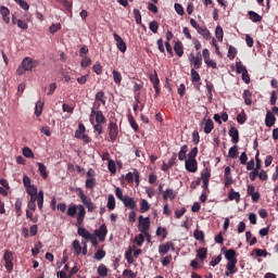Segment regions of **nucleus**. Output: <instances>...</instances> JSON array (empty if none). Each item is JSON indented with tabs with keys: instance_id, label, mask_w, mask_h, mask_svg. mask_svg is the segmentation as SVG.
<instances>
[{
	"instance_id": "f257e3e1",
	"label": "nucleus",
	"mask_w": 278,
	"mask_h": 278,
	"mask_svg": "<svg viewBox=\"0 0 278 278\" xmlns=\"http://www.w3.org/2000/svg\"><path fill=\"white\" fill-rule=\"evenodd\" d=\"M151 227V219L149 217H143L142 215L139 216V231L141 233H144L149 231V228Z\"/></svg>"
},
{
	"instance_id": "f03ea898",
	"label": "nucleus",
	"mask_w": 278,
	"mask_h": 278,
	"mask_svg": "<svg viewBox=\"0 0 278 278\" xmlns=\"http://www.w3.org/2000/svg\"><path fill=\"white\" fill-rule=\"evenodd\" d=\"M109 136L110 142H116L118 138V125L116 123L111 122L109 125Z\"/></svg>"
},
{
	"instance_id": "7ed1b4c3",
	"label": "nucleus",
	"mask_w": 278,
	"mask_h": 278,
	"mask_svg": "<svg viewBox=\"0 0 278 278\" xmlns=\"http://www.w3.org/2000/svg\"><path fill=\"white\" fill-rule=\"evenodd\" d=\"M22 66L24 68V71H31L33 68H36V66H38V61L26 56L24 58L23 62H22Z\"/></svg>"
},
{
	"instance_id": "20e7f679",
	"label": "nucleus",
	"mask_w": 278,
	"mask_h": 278,
	"mask_svg": "<svg viewBox=\"0 0 278 278\" xmlns=\"http://www.w3.org/2000/svg\"><path fill=\"white\" fill-rule=\"evenodd\" d=\"M189 61L191 64H193V70H199L201 68V64L203 62V59L201 58V52H198L197 56L194 55V53H191L189 55Z\"/></svg>"
},
{
	"instance_id": "39448f33",
	"label": "nucleus",
	"mask_w": 278,
	"mask_h": 278,
	"mask_svg": "<svg viewBox=\"0 0 278 278\" xmlns=\"http://www.w3.org/2000/svg\"><path fill=\"white\" fill-rule=\"evenodd\" d=\"M113 37H114V40L116 41L117 49L122 53H125V51H127V43H125V40H123V38L119 37L118 34L116 33L113 34Z\"/></svg>"
},
{
	"instance_id": "423d86ee",
	"label": "nucleus",
	"mask_w": 278,
	"mask_h": 278,
	"mask_svg": "<svg viewBox=\"0 0 278 278\" xmlns=\"http://www.w3.org/2000/svg\"><path fill=\"white\" fill-rule=\"evenodd\" d=\"M78 214H77V226L84 225V219L86 218V207L79 204L77 205Z\"/></svg>"
},
{
	"instance_id": "0eeeda50",
	"label": "nucleus",
	"mask_w": 278,
	"mask_h": 278,
	"mask_svg": "<svg viewBox=\"0 0 278 278\" xmlns=\"http://www.w3.org/2000/svg\"><path fill=\"white\" fill-rule=\"evenodd\" d=\"M94 233L99 238L100 242H103V240H105V236H108V226L102 224L99 229L94 231Z\"/></svg>"
},
{
	"instance_id": "6e6552de",
	"label": "nucleus",
	"mask_w": 278,
	"mask_h": 278,
	"mask_svg": "<svg viewBox=\"0 0 278 278\" xmlns=\"http://www.w3.org/2000/svg\"><path fill=\"white\" fill-rule=\"evenodd\" d=\"M185 168L188 173H197V160L187 159L185 161Z\"/></svg>"
},
{
	"instance_id": "1a4fd4ad",
	"label": "nucleus",
	"mask_w": 278,
	"mask_h": 278,
	"mask_svg": "<svg viewBox=\"0 0 278 278\" xmlns=\"http://www.w3.org/2000/svg\"><path fill=\"white\" fill-rule=\"evenodd\" d=\"M228 135L230 136L231 142L233 144H238V142H240V132L238 131V129L236 127H231L229 129Z\"/></svg>"
},
{
	"instance_id": "9d476101",
	"label": "nucleus",
	"mask_w": 278,
	"mask_h": 278,
	"mask_svg": "<svg viewBox=\"0 0 278 278\" xmlns=\"http://www.w3.org/2000/svg\"><path fill=\"white\" fill-rule=\"evenodd\" d=\"M277 118L273 114V112L267 111L266 117H265V125L266 127H273L276 123Z\"/></svg>"
},
{
	"instance_id": "9b49d317",
	"label": "nucleus",
	"mask_w": 278,
	"mask_h": 278,
	"mask_svg": "<svg viewBox=\"0 0 278 278\" xmlns=\"http://www.w3.org/2000/svg\"><path fill=\"white\" fill-rule=\"evenodd\" d=\"M136 179V182L139 184L140 181V174L138 170L135 169L134 173L129 172L126 174V181H129L130 184H134V180Z\"/></svg>"
},
{
	"instance_id": "f8f14e48",
	"label": "nucleus",
	"mask_w": 278,
	"mask_h": 278,
	"mask_svg": "<svg viewBox=\"0 0 278 278\" xmlns=\"http://www.w3.org/2000/svg\"><path fill=\"white\" fill-rule=\"evenodd\" d=\"M122 203H124V205L129 210H136V200L134 198H129V195H125Z\"/></svg>"
},
{
	"instance_id": "ddd939ff",
	"label": "nucleus",
	"mask_w": 278,
	"mask_h": 278,
	"mask_svg": "<svg viewBox=\"0 0 278 278\" xmlns=\"http://www.w3.org/2000/svg\"><path fill=\"white\" fill-rule=\"evenodd\" d=\"M0 14L2 16V20L4 21V23L9 24L10 23V9H8L7 7L1 5L0 7Z\"/></svg>"
},
{
	"instance_id": "4468645a",
	"label": "nucleus",
	"mask_w": 278,
	"mask_h": 278,
	"mask_svg": "<svg viewBox=\"0 0 278 278\" xmlns=\"http://www.w3.org/2000/svg\"><path fill=\"white\" fill-rule=\"evenodd\" d=\"M77 233H78V236H80V238H84L85 240H90V238L92 236L90 233V231H88V229H86L84 227H78Z\"/></svg>"
},
{
	"instance_id": "2eb2a0df",
	"label": "nucleus",
	"mask_w": 278,
	"mask_h": 278,
	"mask_svg": "<svg viewBox=\"0 0 278 278\" xmlns=\"http://www.w3.org/2000/svg\"><path fill=\"white\" fill-rule=\"evenodd\" d=\"M78 191V197L85 206L88 205L89 203H92V200L88 195L84 194V190H81V188H79Z\"/></svg>"
},
{
	"instance_id": "dca6fc26",
	"label": "nucleus",
	"mask_w": 278,
	"mask_h": 278,
	"mask_svg": "<svg viewBox=\"0 0 278 278\" xmlns=\"http://www.w3.org/2000/svg\"><path fill=\"white\" fill-rule=\"evenodd\" d=\"M170 247H173V243H170V242L159 245L160 255H166V253H168V251H170Z\"/></svg>"
},
{
	"instance_id": "f3484780",
	"label": "nucleus",
	"mask_w": 278,
	"mask_h": 278,
	"mask_svg": "<svg viewBox=\"0 0 278 278\" xmlns=\"http://www.w3.org/2000/svg\"><path fill=\"white\" fill-rule=\"evenodd\" d=\"M225 257L228 262H238V258H236V250L230 249L225 252Z\"/></svg>"
},
{
	"instance_id": "a211bd4d",
	"label": "nucleus",
	"mask_w": 278,
	"mask_h": 278,
	"mask_svg": "<svg viewBox=\"0 0 278 278\" xmlns=\"http://www.w3.org/2000/svg\"><path fill=\"white\" fill-rule=\"evenodd\" d=\"M106 207L110 212L116 207V199L114 198V194H109Z\"/></svg>"
},
{
	"instance_id": "6ab92c4d",
	"label": "nucleus",
	"mask_w": 278,
	"mask_h": 278,
	"mask_svg": "<svg viewBox=\"0 0 278 278\" xmlns=\"http://www.w3.org/2000/svg\"><path fill=\"white\" fill-rule=\"evenodd\" d=\"M84 134H86V126H84V124H78V129L75 131V138L81 140Z\"/></svg>"
},
{
	"instance_id": "aec40b11",
	"label": "nucleus",
	"mask_w": 278,
	"mask_h": 278,
	"mask_svg": "<svg viewBox=\"0 0 278 278\" xmlns=\"http://www.w3.org/2000/svg\"><path fill=\"white\" fill-rule=\"evenodd\" d=\"M174 51L178 58H181L184 55V46L181 45V41H176L174 46Z\"/></svg>"
},
{
	"instance_id": "412c9836",
	"label": "nucleus",
	"mask_w": 278,
	"mask_h": 278,
	"mask_svg": "<svg viewBox=\"0 0 278 278\" xmlns=\"http://www.w3.org/2000/svg\"><path fill=\"white\" fill-rule=\"evenodd\" d=\"M38 170L43 179L49 177V173H47V166L42 163H37Z\"/></svg>"
},
{
	"instance_id": "4be33fe9",
	"label": "nucleus",
	"mask_w": 278,
	"mask_h": 278,
	"mask_svg": "<svg viewBox=\"0 0 278 278\" xmlns=\"http://www.w3.org/2000/svg\"><path fill=\"white\" fill-rule=\"evenodd\" d=\"M248 14L252 23H260V21H262V15L257 14L255 11H249Z\"/></svg>"
},
{
	"instance_id": "5701e85b",
	"label": "nucleus",
	"mask_w": 278,
	"mask_h": 278,
	"mask_svg": "<svg viewBox=\"0 0 278 278\" xmlns=\"http://www.w3.org/2000/svg\"><path fill=\"white\" fill-rule=\"evenodd\" d=\"M113 81L116 84V86H121V83L123 81V75L121 72L116 70L113 71Z\"/></svg>"
},
{
	"instance_id": "b1692460",
	"label": "nucleus",
	"mask_w": 278,
	"mask_h": 278,
	"mask_svg": "<svg viewBox=\"0 0 278 278\" xmlns=\"http://www.w3.org/2000/svg\"><path fill=\"white\" fill-rule=\"evenodd\" d=\"M236 264H238V261H230L226 265L227 270H229L231 275H236V273H238V268H236Z\"/></svg>"
},
{
	"instance_id": "393cba45",
	"label": "nucleus",
	"mask_w": 278,
	"mask_h": 278,
	"mask_svg": "<svg viewBox=\"0 0 278 278\" xmlns=\"http://www.w3.org/2000/svg\"><path fill=\"white\" fill-rule=\"evenodd\" d=\"M228 199L229 201H236V203H240V192H236L233 189H231Z\"/></svg>"
},
{
	"instance_id": "a878e982",
	"label": "nucleus",
	"mask_w": 278,
	"mask_h": 278,
	"mask_svg": "<svg viewBox=\"0 0 278 278\" xmlns=\"http://www.w3.org/2000/svg\"><path fill=\"white\" fill-rule=\"evenodd\" d=\"M177 197L175 194V191L173 189H167L166 191L163 192V199L164 201H167V199H170L172 201Z\"/></svg>"
},
{
	"instance_id": "bb28decb",
	"label": "nucleus",
	"mask_w": 278,
	"mask_h": 278,
	"mask_svg": "<svg viewBox=\"0 0 278 278\" xmlns=\"http://www.w3.org/2000/svg\"><path fill=\"white\" fill-rule=\"evenodd\" d=\"M188 153V146L185 144L180 148V151L178 152V160L180 162H184L186 160V154Z\"/></svg>"
},
{
	"instance_id": "cd10ccee",
	"label": "nucleus",
	"mask_w": 278,
	"mask_h": 278,
	"mask_svg": "<svg viewBox=\"0 0 278 278\" xmlns=\"http://www.w3.org/2000/svg\"><path fill=\"white\" fill-rule=\"evenodd\" d=\"M150 208H151V205L149 204V202L147 200H141L140 202L141 214H144V212H149Z\"/></svg>"
},
{
	"instance_id": "c85d7f7f",
	"label": "nucleus",
	"mask_w": 278,
	"mask_h": 278,
	"mask_svg": "<svg viewBox=\"0 0 278 278\" xmlns=\"http://www.w3.org/2000/svg\"><path fill=\"white\" fill-rule=\"evenodd\" d=\"M212 129H214V122L212 119H207L204 125V132L212 134Z\"/></svg>"
},
{
	"instance_id": "c756f323",
	"label": "nucleus",
	"mask_w": 278,
	"mask_h": 278,
	"mask_svg": "<svg viewBox=\"0 0 278 278\" xmlns=\"http://www.w3.org/2000/svg\"><path fill=\"white\" fill-rule=\"evenodd\" d=\"M42 108H45V102L38 101L35 108V116H40L42 114Z\"/></svg>"
},
{
	"instance_id": "7c9ffc66",
	"label": "nucleus",
	"mask_w": 278,
	"mask_h": 278,
	"mask_svg": "<svg viewBox=\"0 0 278 278\" xmlns=\"http://www.w3.org/2000/svg\"><path fill=\"white\" fill-rule=\"evenodd\" d=\"M228 157H231L232 160H236V157H238V146H233L229 149Z\"/></svg>"
},
{
	"instance_id": "2f4dec72",
	"label": "nucleus",
	"mask_w": 278,
	"mask_h": 278,
	"mask_svg": "<svg viewBox=\"0 0 278 278\" xmlns=\"http://www.w3.org/2000/svg\"><path fill=\"white\" fill-rule=\"evenodd\" d=\"M215 36H216L218 42H223L224 33H223V27H220V25L216 26Z\"/></svg>"
},
{
	"instance_id": "473e14b6",
	"label": "nucleus",
	"mask_w": 278,
	"mask_h": 278,
	"mask_svg": "<svg viewBox=\"0 0 278 278\" xmlns=\"http://www.w3.org/2000/svg\"><path fill=\"white\" fill-rule=\"evenodd\" d=\"M98 275L100 277H108V267L103 264L99 265L98 267Z\"/></svg>"
},
{
	"instance_id": "72a5a7b5",
	"label": "nucleus",
	"mask_w": 278,
	"mask_h": 278,
	"mask_svg": "<svg viewBox=\"0 0 278 278\" xmlns=\"http://www.w3.org/2000/svg\"><path fill=\"white\" fill-rule=\"evenodd\" d=\"M198 34H201L205 40H210V30L205 27H200L198 30Z\"/></svg>"
},
{
	"instance_id": "f704fd0d",
	"label": "nucleus",
	"mask_w": 278,
	"mask_h": 278,
	"mask_svg": "<svg viewBox=\"0 0 278 278\" xmlns=\"http://www.w3.org/2000/svg\"><path fill=\"white\" fill-rule=\"evenodd\" d=\"M37 205L39 210H42V205H45V192L43 191H39V197L37 200Z\"/></svg>"
},
{
	"instance_id": "c9c22d12",
	"label": "nucleus",
	"mask_w": 278,
	"mask_h": 278,
	"mask_svg": "<svg viewBox=\"0 0 278 278\" xmlns=\"http://www.w3.org/2000/svg\"><path fill=\"white\" fill-rule=\"evenodd\" d=\"M134 16L137 25H142V15L140 14V10L134 9Z\"/></svg>"
},
{
	"instance_id": "e433bc0d",
	"label": "nucleus",
	"mask_w": 278,
	"mask_h": 278,
	"mask_svg": "<svg viewBox=\"0 0 278 278\" xmlns=\"http://www.w3.org/2000/svg\"><path fill=\"white\" fill-rule=\"evenodd\" d=\"M96 123H98V124L105 123V116L103 115V112L97 111V113H96Z\"/></svg>"
},
{
	"instance_id": "4c0bfd02",
	"label": "nucleus",
	"mask_w": 278,
	"mask_h": 278,
	"mask_svg": "<svg viewBox=\"0 0 278 278\" xmlns=\"http://www.w3.org/2000/svg\"><path fill=\"white\" fill-rule=\"evenodd\" d=\"M236 71L239 75H242L243 73H247V67L242 65V62H237L236 63Z\"/></svg>"
},
{
	"instance_id": "58836bf2",
	"label": "nucleus",
	"mask_w": 278,
	"mask_h": 278,
	"mask_svg": "<svg viewBox=\"0 0 278 278\" xmlns=\"http://www.w3.org/2000/svg\"><path fill=\"white\" fill-rule=\"evenodd\" d=\"M150 81L153 84V88L160 86V78L157 77V73L154 72V74L150 75Z\"/></svg>"
},
{
	"instance_id": "ea45409f",
	"label": "nucleus",
	"mask_w": 278,
	"mask_h": 278,
	"mask_svg": "<svg viewBox=\"0 0 278 278\" xmlns=\"http://www.w3.org/2000/svg\"><path fill=\"white\" fill-rule=\"evenodd\" d=\"M198 257L200 258V260H206L207 258V250L205 249V248H200L199 250H198Z\"/></svg>"
},
{
	"instance_id": "a19ab883",
	"label": "nucleus",
	"mask_w": 278,
	"mask_h": 278,
	"mask_svg": "<svg viewBox=\"0 0 278 278\" xmlns=\"http://www.w3.org/2000/svg\"><path fill=\"white\" fill-rule=\"evenodd\" d=\"M77 205H70L67 208V216H71L72 218L75 217V214H77Z\"/></svg>"
},
{
	"instance_id": "79ce46f5",
	"label": "nucleus",
	"mask_w": 278,
	"mask_h": 278,
	"mask_svg": "<svg viewBox=\"0 0 278 278\" xmlns=\"http://www.w3.org/2000/svg\"><path fill=\"white\" fill-rule=\"evenodd\" d=\"M191 81H201V75H199V72H197L194 68L191 70Z\"/></svg>"
},
{
	"instance_id": "37998d69",
	"label": "nucleus",
	"mask_w": 278,
	"mask_h": 278,
	"mask_svg": "<svg viewBox=\"0 0 278 278\" xmlns=\"http://www.w3.org/2000/svg\"><path fill=\"white\" fill-rule=\"evenodd\" d=\"M104 98H105V92H103V91H98V92L96 93V101H100L102 105H105V100H104Z\"/></svg>"
},
{
	"instance_id": "c03bdc74",
	"label": "nucleus",
	"mask_w": 278,
	"mask_h": 278,
	"mask_svg": "<svg viewBox=\"0 0 278 278\" xmlns=\"http://www.w3.org/2000/svg\"><path fill=\"white\" fill-rule=\"evenodd\" d=\"M135 242L137 247H142V244H144V233H139L137 237H135Z\"/></svg>"
},
{
	"instance_id": "a18cd8bd",
	"label": "nucleus",
	"mask_w": 278,
	"mask_h": 278,
	"mask_svg": "<svg viewBox=\"0 0 278 278\" xmlns=\"http://www.w3.org/2000/svg\"><path fill=\"white\" fill-rule=\"evenodd\" d=\"M236 53H238V50H236V48L233 46H229L228 54H227L229 60H233V58H236Z\"/></svg>"
},
{
	"instance_id": "49530a36",
	"label": "nucleus",
	"mask_w": 278,
	"mask_h": 278,
	"mask_svg": "<svg viewBox=\"0 0 278 278\" xmlns=\"http://www.w3.org/2000/svg\"><path fill=\"white\" fill-rule=\"evenodd\" d=\"M40 249H42V243L39 241L35 244L34 249H31L33 257H36L38 253H40Z\"/></svg>"
},
{
	"instance_id": "de8ad7c7",
	"label": "nucleus",
	"mask_w": 278,
	"mask_h": 278,
	"mask_svg": "<svg viewBox=\"0 0 278 278\" xmlns=\"http://www.w3.org/2000/svg\"><path fill=\"white\" fill-rule=\"evenodd\" d=\"M73 248L75 250L76 255H79L81 253V244L79 243V240L73 241Z\"/></svg>"
},
{
	"instance_id": "09e8293b",
	"label": "nucleus",
	"mask_w": 278,
	"mask_h": 278,
	"mask_svg": "<svg viewBox=\"0 0 278 278\" xmlns=\"http://www.w3.org/2000/svg\"><path fill=\"white\" fill-rule=\"evenodd\" d=\"M26 192L29 194H38V188H36V185H30L29 187H26Z\"/></svg>"
},
{
	"instance_id": "8fccbe9b",
	"label": "nucleus",
	"mask_w": 278,
	"mask_h": 278,
	"mask_svg": "<svg viewBox=\"0 0 278 278\" xmlns=\"http://www.w3.org/2000/svg\"><path fill=\"white\" fill-rule=\"evenodd\" d=\"M237 123H239V125H244L247 123V115L244 112L237 115Z\"/></svg>"
},
{
	"instance_id": "3c124183",
	"label": "nucleus",
	"mask_w": 278,
	"mask_h": 278,
	"mask_svg": "<svg viewBox=\"0 0 278 278\" xmlns=\"http://www.w3.org/2000/svg\"><path fill=\"white\" fill-rule=\"evenodd\" d=\"M128 123L135 131H138V124L136 123V119H134V116L128 115Z\"/></svg>"
},
{
	"instance_id": "603ef678",
	"label": "nucleus",
	"mask_w": 278,
	"mask_h": 278,
	"mask_svg": "<svg viewBox=\"0 0 278 278\" xmlns=\"http://www.w3.org/2000/svg\"><path fill=\"white\" fill-rule=\"evenodd\" d=\"M62 4L64 5L65 10H67V12H70V14H73V2H71L68 0H64L62 2Z\"/></svg>"
},
{
	"instance_id": "864d4df0",
	"label": "nucleus",
	"mask_w": 278,
	"mask_h": 278,
	"mask_svg": "<svg viewBox=\"0 0 278 278\" xmlns=\"http://www.w3.org/2000/svg\"><path fill=\"white\" fill-rule=\"evenodd\" d=\"M105 257V251L99 249L94 254V260H98V262H101Z\"/></svg>"
},
{
	"instance_id": "5fc2aeb1",
	"label": "nucleus",
	"mask_w": 278,
	"mask_h": 278,
	"mask_svg": "<svg viewBox=\"0 0 278 278\" xmlns=\"http://www.w3.org/2000/svg\"><path fill=\"white\" fill-rule=\"evenodd\" d=\"M149 28L153 34H157V29L160 28V25L157 24V21H152L149 25Z\"/></svg>"
},
{
	"instance_id": "6e6d98bb",
	"label": "nucleus",
	"mask_w": 278,
	"mask_h": 278,
	"mask_svg": "<svg viewBox=\"0 0 278 278\" xmlns=\"http://www.w3.org/2000/svg\"><path fill=\"white\" fill-rule=\"evenodd\" d=\"M193 237L195 238V240H204L205 239V235L203 233V231L197 229L193 232Z\"/></svg>"
},
{
	"instance_id": "4d7b16f0",
	"label": "nucleus",
	"mask_w": 278,
	"mask_h": 278,
	"mask_svg": "<svg viewBox=\"0 0 278 278\" xmlns=\"http://www.w3.org/2000/svg\"><path fill=\"white\" fill-rule=\"evenodd\" d=\"M197 153H199V148H193L189 153H188V159L187 160H197Z\"/></svg>"
},
{
	"instance_id": "13d9d810",
	"label": "nucleus",
	"mask_w": 278,
	"mask_h": 278,
	"mask_svg": "<svg viewBox=\"0 0 278 278\" xmlns=\"http://www.w3.org/2000/svg\"><path fill=\"white\" fill-rule=\"evenodd\" d=\"M115 195L122 202L125 200V195H123V189H121L119 187L115 189Z\"/></svg>"
},
{
	"instance_id": "bf43d9fd",
	"label": "nucleus",
	"mask_w": 278,
	"mask_h": 278,
	"mask_svg": "<svg viewBox=\"0 0 278 278\" xmlns=\"http://www.w3.org/2000/svg\"><path fill=\"white\" fill-rule=\"evenodd\" d=\"M97 180L94 178H88L85 182L86 188H94Z\"/></svg>"
},
{
	"instance_id": "052dcab7",
	"label": "nucleus",
	"mask_w": 278,
	"mask_h": 278,
	"mask_svg": "<svg viewBox=\"0 0 278 278\" xmlns=\"http://www.w3.org/2000/svg\"><path fill=\"white\" fill-rule=\"evenodd\" d=\"M258 179L261 181H268V174H266V170L262 169L258 172Z\"/></svg>"
},
{
	"instance_id": "680f3d73",
	"label": "nucleus",
	"mask_w": 278,
	"mask_h": 278,
	"mask_svg": "<svg viewBox=\"0 0 278 278\" xmlns=\"http://www.w3.org/2000/svg\"><path fill=\"white\" fill-rule=\"evenodd\" d=\"M174 8H175L177 14H179V16H184L185 11H184V7L181 4L175 3Z\"/></svg>"
},
{
	"instance_id": "e2e57ef3",
	"label": "nucleus",
	"mask_w": 278,
	"mask_h": 278,
	"mask_svg": "<svg viewBox=\"0 0 278 278\" xmlns=\"http://www.w3.org/2000/svg\"><path fill=\"white\" fill-rule=\"evenodd\" d=\"M23 155L24 157H34V152L29 148H24L23 149Z\"/></svg>"
},
{
	"instance_id": "0e129e2a",
	"label": "nucleus",
	"mask_w": 278,
	"mask_h": 278,
	"mask_svg": "<svg viewBox=\"0 0 278 278\" xmlns=\"http://www.w3.org/2000/svg\"><path fill=\"white\" fill-rule=\"evenodd\" d=\"M60 29H62L61 24H52L50 26V33H52V34H56V31H60Z\"/></svg>"
},
{
	"instance_id": "69168bd1",
	"label": "nucleus",
	"mask_w": 278,
	"mask_h": 278,
	"mask_svg": "<svg viewBox=\"0 0 278 278\" xmlns=\"http://www.w3.org/2000/svg\"><path fill=\"white\" fill-rule=\"evenodd\" d=\"M17 27L20 29H28L29 25H27V23H25L23 20H17Z\"/></svg>"
},
{
	"instance_id": "338daca9",
	"label": "nucleus",
	"mask_w": 278,
	"mask_h": 278,
	"mask_svg": "<svg viewBox=\"0 0 278 278\" xmlns=\"http://www.w3.org/2000/svg\"><path fill=\"white\" fill-rule=\"evenodd\" d=\"M12 257H13L12 252H10V251L7 250V251L4 252V255H3L4 262H12Z\"/></svg>"
},
{
	"instance_id": "774afa93",
	"label": "nucleus",
	"mask_w": 278,
	"mask_h": 278,
	"mask_svg": "<svg viewBox=\"0 0 278 278\" xmlns=\"http://www.w3.org/2000/svg\"><path fill=\"white\" fill-rule=\"evenodd\" d=\"M124 277H130V278H136V274L131 271V269H125L123 271Z\"/></svg>"
}]
</instances>
